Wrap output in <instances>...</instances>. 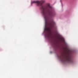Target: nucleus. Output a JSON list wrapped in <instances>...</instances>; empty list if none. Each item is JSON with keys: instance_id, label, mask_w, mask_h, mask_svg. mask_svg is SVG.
<instances>
[{"instance_id": "nucleus-1", "label": "nucleus", "mask_w": 78, "mask_h": 78, "mask_svg": "<svg viewBox=\"0 0 78 78\" xmlns=\"http://www.w3.org/2000/svg\"><path fill=\"white\" fill-rule=\"evenodd\" d=\"M45 2L44 0H41L40 1H34L31 2V4L36 3L37 5L41 6L40 9L41 10V13L44 16V18H49L47 16L48 15L50 17H52L54 16L53 13L52 12V7L50 6V4L48 5H43V4Z\"/></svg>"}, {"instance_id": "nucleus-2", "label": "nucleus", "mask_w": 78, "mask_h": 78, "mask_svg": "<svg viewBox=\"0 0 78 78\" xmlns=\"http://www.w3.org/2000/svg\"><path fill=\"white\" fill-rule=\"evenodd\" d=\"M59 58L60 59L61 61L62 62L67 61L69 63L72 62V57L69 55L66 57H64L62 55H61L59 57Z\"/></svg>"}, {"instance_id": "nucleus-3", "label": "nucleus", "mask_w": 78, "mask_h": 78, "mask_svg": "<svg viewBox=\"0 0 78 78\" xmlns=\"http://www.w3.org/2000/svg\"><path fill=\"white\" fill-rule=\"evenodd\" d=\"M55 23L53 21H51V22L49 23V25H50V26L51 27H53V26L55 25Z\"/></svg>"}, {"instance_id": "nucleus-4", "label": "nucleus", "mask_w": 78, "mask_h": 78, "mask_svg": "<svg viewBox=\"0 0 78 78\" xmlns=\"http://www.w3.org/2000/svg\"><path fill=\"white\" fill-rule=\"evenodd\" d=\"M46 30H48V28H46Z\"/></svg>"}, {"instance_id": "nucleus-5", "label": "nucleus", "mask_w": 78, "mask_h": 78, "mask_svg": "<svg viewBox=\"0 0 78 78\" xmlns=\"http://www.w3.org/2000/svg\"><path fill=\"white\" fill-rule=\"evenodd\" d=\"M46 23H46V22H45V23H46Z\"/></svg>"}]
</instances>
